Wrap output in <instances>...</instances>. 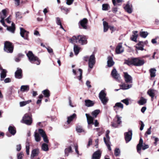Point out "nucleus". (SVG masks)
I'll use <instances>...</instances> for the list:
<instances>
[{
	"label": "nucleus",
	"instance_id": "nucleus-1",
	"mask_svg": "<svg viewBox=\"0 0 159 159\" xmlns=\"http://www.w3.org/2000/svg\"><path fill=\"white\" fill-rule=\"evenodd\" d=\"M83 60L86 61H88V66L90 69H88V71L90 72L91 69H92L96 62L94 54H92L89 57L85 56L83 57Z\"/></svg>",
	"mask_w": 159,
	"mask_h": 159
},
{
	"label": "nucleus",
	"instance_id": "nucleus-2",
	"mask_svg": "<svg viewBox=\"0 0 159 159\" xmlns=\"http://www.w3.org/2000/svg\"><path fill=\"white\" fill-rule=\"evenodd\" d=\"M26 55L28 57L31 63L36 64L37 65L40 64V61L37 57L34 55L32 52L29 51Z\"/></svg>",
	"mask_w": 159,
	"mask_h": 159
},
{
	"label": "nucleus",
	"instance_id": "nucleus-3",
	"mask_svg": "<svg viewBox=\"0 0 159 159\" xmlns=\"http://www.w3.org/2000/svg\"><path fill=\"white\" fill-rule=\"evenodd\" d=\"M107 94L104 90H101L99 94V98L102 103L106 105L109 100L108 98L106 97Z\"/></svg>",
	"mask_w": 159,
	"mask_h": 159
},
{
	"label": "nucleus",
	"instance_id": "nucleus-4",
	"mask_svg": "<svg viewBox=\"0 0 159 159\" xmlns=\"http://www.w3.org/2000/svg\"><path fill=\"white\" fill-rule=\"evenodd\" d=\"M124 63L129 66L133 65L138 66L139 65V58H132L131 59L125 60Z\"/></svg>",
	"mask_w": 159,
	"mask_h": 159
},
{
	"label": "nucleus",
	"instance_id": "nucleus-5",
	"mask_svg": "<svg viewBox=\"0 0 159 159\" xmlns=\"http://www.w3.org/2000/svg\"><path fill=\"white\" fill-rule=\"evenodd\" d=\"M31 116L28 114H26L23 116L21 122L28 125H30L32 123Z\"/></svg>",
	"mask_w": 159,
	"mask_h": 159
},
{
	"label": "nucleus",
	"instance_id": "nucleus-6",
	"mask_svg": "<svg viewBox=\"0 0 159 159\" xmlns=\"http://www.w3.org/2000/svg\"><path fill=\"white\" fill-rule=\"evenodd\" d=\"M13 47L11 43L8 41H6L4 43V50L8 53L12 52Z\"/></svg>",
	"mask_w": 159,
	"mask_h": 159
},
{
	"label": "nucleus",
	"instance_id": "nucleus-7",
	"mask_svg": "<svg viewBox=\"0 0 159 159\" xmlns=\"http://www.w3.org/2000/svg\"><path fill=\"white\" fill-rule=\"evenodd\" d=\"M87 118V122L88 125L90 124H94L95 127L98 126L99 122L97 120H95L94 122H93V118L87 114H85Z\"/></svg>",
	"mask_w": 159,
	"mask_h": 159
},
{
	"label": "nucleus",
	"instance_id": "nucleus-8",
	"mask_svg": "<svg viewBox=\"0 0 159 159\" xmlns=\"http://www.w3.org/2000/svg\"><path fill=\"white\" fill-rule=\"evenodd\" d=\"M121 119V117L117 115L114 119V122L111 124V126L115 128L118 127L122 122Z\"/></svg>",
	"mask_w": 159,
	"mask_h": 159
},
{
	"label": "nucleus",
	"instance_id": "nucleus-9",
	"mask_svg": "<svg viewBox=\"0 0 159 159\" xmlns=\"http://www.w3.org/2000/svg\"><path fill=\"white\" fill-rule=\"evenodd\" d=\"M110 132V131L109 130H107L106 134L107 139L105 137H104L103 139L104 142L107 146L108 149L110 151H111V148L110 145V143L109 142L110 138L109 136V134Z\"/></svg>",
	"mask_w": 159,
	"mask_h": 159
},
{
	"label": "nucleus",
	"instance_id": "nucleus-10",
	"mask_svg": "<svg viewBox=\"0 0 159 159\" xmlns=\"http://www.w3.org/2000/svg\"><path fill=\"white\" fill-rule=\"evenodd\" d=\"M20 34L21 36L25 39L28 40L29 32L27 31L22 28H20Z\"/></svg>",
	"mask_w": 159,
	"mask_h": 159
},
{
	"label": "nucleus",
	"instance_id": "nucleus-11",
	"mask_svg": "<svg viewBox=\"0 0 159 159\" xmlns=\"http://www.w3.org/2000/svg\"><path fill=\"white\" fill-rule=\"evenodd\" d=\"M132 131L130 130L125 133V139L126 143L129 142L132 139Z\"/></svg>",
	"mask_w": 159,
	"mask_h": 159
},
{
	"label": "nucleus",
	"instance_id": "nucleus-12",
	"mask_svg": "<svg viewBox=\"0 0 159 159\" xmlns=\"http://www.w3.org/2000/svg\"><path fill=\"white\" fill-rule=\"evenodd\" d=\"M111 75L112 77L116 81H120V77L118 73L116 70L115 68H114L112 70Z\"/></svg>",
	"mask_w": 159,
	"mask_h": 159
},
{
	"label": "nucleus",
	"instance_id": "nucleus-13",
	"mask_svg": "<svg viewBox=\"0 0 159 159\" xmlns=\"http://www.w3.org/2000/svg\"><path fill=\"white\" fill-rule=\"evenodd\" d=\"M87 23L88 20L86 18H84L79 21V26L80 27V25L83 29H87Z\"/></svg>",
	"mask_w": 159,
	"mask_h": 159
},
{
	"label": "nucleus",
	"instance_id": "nucleus-14",
	"mask_svg": "<svg viewBox=\"0 0 159 159\" xmlns=\"http://www.w3.org/2000/svg\"><path fill=\"white\" fill-rule=\"evenodd\" d=\"M124 51V49L122 46V43H119L116 48L115 52L117 54H120L123 52Z\"/></svg>",
	"mask_w": 159,
	"mask_h": 159
},
{
	"label": "nucleus",
	"instance_id": "nucleus-15",
	"mask_svg": "<svg viewBox=\"0 0 159 159\" xmlns=\"http://www.w3.org/2000/svg\"><path fill=\"white\" fill-rule=\"evenodd\" d=\"M78 43H79L84 45L87 43V39L85 36L79 35L78 36Z\"/></svg>",
	"mask_w": 159,
	"mask_h": 159
},
{
	"label": "nucleus",
	"instance_id": "nucleus-16",
	"mask_svg": "<svg viewBox=\"0 0 159 159\" xmlns=\"http://www.w3.org/2000/svg\"><path fill=\"white\" fill-rule=\"evenodd\" d=\"M125 10L129 13H131L132 11V5L129 2H127V4L124 7Z\"/></svg>",
	"mask_w": 159,
	"mask_h": 159
},
{
	"label": "nucleus",
	"instance_id": "nucleus-17",
	"mask_svg": "<svg viewBox=\"0 0 159 159\" xmlns=\"http://www.w3.org/2000/svg\"><path fill=\"white\" fill-rule=\"evenodd\" d=\"M125 80L126 83H131L132 82V78L131 76L129 75L127 73H124Z\"/></svg>",
	"mask_w": 159,
	"mask_h": 159
},
{
	"label": "nucleus",
	"instance_id": "nucleus-18",
	"mask_svg": "<svg viewBox=\"0 0 159 159\" xmlns=\"http://www.w3.org/2000/svg\"><path fill=\"white\" fill-rule=\"evenodd\" d=\"M102 152L100 150H98L95 152L93 154L92 159H100Z\"/></svg>",
	"mask_w": 159,
	"mask_h": 159
},
{
	"label": "nucleus",
	"instance_id": "nucleus-19",
	"mask_svg": "<svg viewBox=\"0 0 159 159\" xmlns=\"http://www.w3.org/2000/svg\"><path fill=\"white\" fill-rule=\"evenodd\" d=\"M22 70L20 68H18L17 70L15 72V77L18 79H21L22 77Z\"/></svg>",
	"mask_w": 159,
	"mask_h": 159
},
{
	"label": "nucleus",
	"instance_id": "nucleus-20",
	"mask_svg": "<svg viewBox=\"0 0 159 159\" xmlns=\"http://www.w3.org/2000/svg\"><path fill=\"white\" fill-rule=\"evenodd\" d=\"M148 148V145L143 144V139L141 138L140 139V150L141 149L145 150Z\"/></svg>",
	"mask_w": 159,
	"mask_h": 159
},
{
	"label": "nucleus",
	"instance_id": "nucleus-21",
	"mask_svg": "<svg viewBox=\"0 0 159 159\" xmlns=\"http://www.w3.org/2000/svg\"><path fill=\"white\" fill-rule=\"evenodd\" d=\"M123 105L122 103L120 102H117L113 107V109L116 112H117L118 109V108L122 109L123 108Z\"/></svg>",
	"mask_w": 159,
	"mask_h": 159
},
{
	"label": "nucleus",
	"instance_id": "nucleus-22",
	"mask_svg": "<svg viewBox=\"0 0 159 159\" xmlns=\"http://www.w3.org/2000/svg\"><path fill=\"white\" fill-rule=\"evenodd\" d=\"M39 153L38 149H34L32 150L31 155V158H33L37 156Z\"/></svg>",
	"mask_w": 159,
	"mask_h": 159
},
{
	"label": "nucleus",
	"instance_id": "nucleus-23",
	"mask_svg": "<svg viewBox=\"0 0 159 159\" xmlns=\"http://www.w3.org/2000/svg\"><path fill=\"white\" fill-rule=\"evenodd\" d=\"M114 62L112 58L111 57H107V66L108 67L112 66L114 64Z\"/></svg>",
	"mask_w": 159,
	"mask_h": 159
},
{
	"label": "nucleus",
	"instance_id": "nucleus-24",
	"mask_svg": "<svg viewBox=\"0 0 159 159\" xmlns=\"http://www.w3.org/2000/svg\"><path fill=\"white\" fill-rule=\"evenodd\" d=\"M156 92V91L155 90L153 89H150L148 90L147 93L152 98H153L154 97Z\"/></svg>",
	"mask_w": 159,
	"mask_h": 159
},
{
	"label": "nucleus",
	"instance_id": "nucleus-25",
	"mask_svg": "<svg viewBox=\"0 0 159 159\" xmlns=\"http://www.w3.org/2000/svg\"><path fill=\"white\" fill-rule=\"evenodd\" d=\"M85 106L88 107L93 106L94 104L93 101L90 100H85Z\"/></svg>",
	"mask_w": 159,
	"mask_h": 159
},
{
	"label": "nucleus",
	"instance_id": "nucleus-26",
	"mask_svg": "<svg viewBox=\"0 0 159 159\" xmlns=\"http://www.w3.org/2000/svg\"><path fill=\"white\" fill-rule=\"evenodd\" d=\"M0 70H1V72L0 74V76L1 78V80L2 81V78H4L6 76L7 71L5 69H3L0 67Z\"/></svg>",
	"mask_w": 159,
	"mask_h": 159
},
{
	"label": "nucleus",
	"instance_id": "nucleus-27",
	"mask_svg": "<svg viewBox=\"0 0 159 159\" xmlns=\"http://www.w3.org/2000/svg\"><path fill=\"white\" fill-rule=\"evenodd\" d=\"M20 91L24 92H27L29 90V85H22L20 88Z\"/></svg>",
	"mask_w": 159,
	"mask_h": 159
},
{
	"label": "nucleus",
	"instance_id": "nucleus-28",
	"mask_svg": "<svg viewBox=\"0 0 159 159\" xmlns=\"http://www.w3.org/2000/svg\"><path fill=\"white\" fill-rule=\"evenodd\" d=\"M121 88L120 89L123 90H126L131 88L132 87V84H124L120 85Z\"/></svg>",
	"mask_w": 159,
	"mask_h": 159
},
{
	"label": "nucleus",
	"instance_id": "nucleus-29",
	"mask_svg": "<svg viewBox=\"0 0 159 159\" xmlns=\"http://www.w3.org/2000/svg\"><path fill=\"white\" fill-rule=\"evenodd\" d=\"M15 29V25L13 23H12L11 26H7V30L12 33H14Z\"/></svg>",
	"mask_w": 159,
	"mask_h": 159
},
{
	"label": "nucleus",
	"instance_id": "nucleus-30",
	"mask_svg": "<svg viewBox=\"0 0 159 159\" xmlns=\"http://www.w3.org/2000/svg\"><path fill=\"white\" fill-rule=\"evenodd\" d=\"M149 71L151 77H154L156 76V70L155 68H151L149 70Z\"/></svg>",
	"mask_w": 159,
	"mask_h": 159
},
{
	"label": "nucleus",
	"instance_id": "nucleus-31",
	"mask_svg": "<svg viewBox=\"0 0 159 159\" xmlns=\"http://www.w3.org/2000/svg\"><path fill=\"white\" fill-rule=\"evenodd\" d=\"M137 31H134L133 32V34L132 36L130 38L132 40L136 42V39L138 36L137 34Z\"/></svg>",
	"mask_w": 159,
	"mask_h": 159
},
{
	"label": "nucleus",
	"instance_id": "nucleus-32",
	"mask_svg": "<svg viewBox=\"0 0 159 159\" xmlns=\"http://www.w3.org/2000/svg\"><path fill=\"white\" fill-rule=\"evenodd\" d=\"M148 34V33L147 31H143V30H141L140 32V36L143 38H145Z\"/></svg>",
	"mask_w": 159,
	"mask_h": 159
},
{
	"label": "nucleus",
	"instance_id": "nucleus-33",
	"mask_svg": "<svg viewBox=\"0 0 159 159\" xmlns=\"http://www.w3.org/2000/svg\"><path fill=\"white\" fill-rule=\"evenodd\" d=\"M78 36L76 37L75 36H74L72 38L70 39V42L73 44H75V43H78Z\"/></svg>",
	"mask_w": 159,
	"mask_h": 159
},
{
	"label": "nucleus",
	"instance_id": "nucleus-34",
	"mask_svg": "<svg viewBox=\"0 0 159 159\" xmlns=\"http://www.w3.org/2000/svg\"><path fill=\"white\" fill-rule=\"evenodd\" d=\"M34 137L35 140L37 142H39L40 141L41 138L39 134L36 131L34 132Z\"/></svg>",
	"mask_w": 159,
	"mask_h": 159
},
{
	"label": "nucleus",
	"instance_id": "nucleus-35",
	"mask_svg": "<svg viewBox=\"0 0 159 159\" xmlns=\"http://www.w3.org/2000/svg\"><path fill=\"white\" fill-rule=\"evenodd\" d=\"M9 132L12 135H14L16 133V130L15 128L11 126H10L8 128Z\"/></svg>",
	"mask_w": 159,
	"mask_h": 159
},
{
	"label": "nucleus",
	"instance_id": "nucleus-36",
	"mask_svg": "<svg viewBox=\"0 0 159 159\" xmlns=\"http://www.w3.org/2000/svg\"><path fill=\"white\" fill-rule=\"evenodd\" d=\"M72 152V148L71 146H69L66 148L65 150V155L68 156L69 153L71 152Z\"/></svg>",
	"mask_w": 159,
	"mask_h": 159
},
{
	"label": "nucleus",
	"instance_id": "nucleus-37",
	"mask_svg": "<svg viewBox=\"0 0 159 159\" xmlns=\"http://www.w3.org/2000/svg\"><path fill=\"white\" fill-rule=\"evenodd\" d=\"M80 48L78 47L77 45L75 44L74 47V51L75 54L77 55L79 53Z\"/></svg>",
	"mask_w": 159,
	"mask_h": 159
},
{
	"label": "nucleus",
	"instance_id": "nucleus-38",
	"mask_svg": "<svg viewBox=\"0 0 159 159\" xmlns=\"http://www.w3.org/2000/svg\"><path fill=\"white\" fill-rule=\"evenodd\" d=\"M76 116V115L74 113L71 116L68 117L67 118V122L68 124H69L70 122L73 120L75 118Z\"/></svg>",
	"mask_w": 159,
	"mask_h": 159
},
{
	"label": "nucleus",
	"instance_id": "nucleus-39",
	"mask_svg": "<svg viewBox=\"0 0 159 159\" xmlns=\"http://www.w3.org/2000/svg\"><path fill=\"white\" fill-rule=\"evenodd\" d=\"M32 102L31 100L28 101L21 102H20V107H23L27 104H29Z\"/></svg>",
	"mask_w": 159,
	"mask_h": 159
},
{
	"label": "nucleus",
	"instance_id": "nucleus-40",
	"mask_svg": "<svg viewBox=\"0 0 159 159\" xmlns=\"http://www.w3.org/2000/svg\"><path fill=\"white\" fill-rule=\"evenodd\" d=\"M42 93L45 97L48 98L50 96V91L48 89H45L43 90Z\"/></svg>",
	"mask_w": 159,
	"mask_h": 159
},
{
	"label": "nucleus",
	"instance_id": "nucleus-41",
	"mask_svg": "<svg viewBox=\"0 0 159 159\" xmlns=\"http://www.w3.org/2000/svg\"><path fill=\"white\" fill-rule=\"evenodd\" d=\"M147 100L146 99L143 97H141L140 98V105H144L146 103Z\"/></svg>",
	"mask_w": 159,
	"mask_h": 159
},
{
	"label": "nucleus",
	"instance_id": "nucleus-42",
	"mask_svg": "<svg viewBox=\"0 0 159 159\" xmlns=\"http://www.w3.org/2000/svg\"><path fill=\"white\" fill-rule=\"evenodd\" d=\"M103 23L104 29L103 31L104 32H106L107 31L109 28L108 24L105 21H104Z\"/></svg>",
	"mask_w": 159,
	"mask_h": 159
},
{
	"label": "nucleus",
	"instance_id": "nucleus-43",
	"mask_svg": "<svg viewBox=\"0 0 159 159\" xmlns=\"http://www.w3.org/2000/svg\"><path fill=\"white\" fill-rule=\"evenodd\" d=\"M42 149L44 151H47L48 150V146L47 144L43 143L41 146Z\"/></svg>",
	"mask_w": 159,
	"mask_h": 159
},
{
	"label": "nucleus",
	"instance_id": "nucleus-44",
	"mask_svg": "<svg viewBox=\"0 0 159 159\" xmlns=\"http://www.w3.org/2000/svg\"><path fill=\"white\" fill-rule=\"evenodd\" d=\"M76 130L78 133L84 132V130L83 129L82 127L80 125L77 126L76 127Z\"/></svg>",
	"mask_w": 159,
	"mask_h": 159
},
{
	"label": "nucleus",
	"instance_id": "nucleus-45",
	"mask_svg": "<svg viewBox=\"0 0 159 159\" xmlns=\"http://www.w3.org/2000/svg\"><path fill=\"white\" fill-rule=\"evenodd\" d=\"M100 112V110L98 109L92 112V114L93 116V118L96 117L97 115Z\"/></svg>",
	"mask_w": 159,
	"mask_h": 159
},
{
	"label": "nucleus",
	"instance_id": "nucleus-46",
	"mask_svg": "<svg viewBox=\"0 0 159 159\" xmlns=\"http://www.w3.org/2000/svg\"><path fill=\"white\" fill-rule=\"evenodd\" d=\"M23 55L22 54H19L18 55V57H16L15 59V61L16 62H19L21 59V58L23 57Z\"/></svg>",
	"mask_w": 159,
	"mask_h": 159
},
{
	"label": "nucleus",
	"instance_id": "nucleus-47",
	"mask_svg": "<svg viewBox=\"0 0 159 159\" xmlns=\"http://www.w3.org/2000/svg\"><path fill=\"white\" fill-rule=\"evenodd\" d=\"M26 152L27 154L29 155V149H30V144L29 142H27L26 145Z\"/></svg>",
	"mask_w": 159,
	"mask_h": 159
},
{
	"label": "nucleus",
	"instance_id": "nucleus-48",
	"mask_svg": "<svg viewBox=\"0 0 159 159\" xmlns=\"http://www.w3.org/2000/svg\"><path fill=\"white\" fill-rule=\"evenodd\" d=\"M79 73V75L78 76L77 78L79 80H81L82 79V70L80 69H78Z\"/></svg>",
	"mask_w": 159,
	"mask_h": 159
},
{
	"label": "nucleus",
	"instance_id": "nucleus-49",
	"mask_svg": "<svg viewBox=\"0 0 159 159\" xmlns=\"http://www.w3.org/2000/svg\"><path fill=\"white\" fill-rule=\"evenodd\" d=\"M24 155L22 152L17 154V159H23Z\"/></svg>",
	"mask_w": 159,
	"mask_h": 159
},
{
	"label": "nucleus",
	"instance_id": "nucleus-50",
	"mask_svg": "<svg viewBox=\"0 0 159 159\" xmlns=\"http://www.w3.org/2000/svg\"><path fill=\"white\" fill-rule=\"evenodd\" d=\"M109 5L107 4H104L102 5V10L104 11H107L108 10Z\"/></svg>",
	"mask_w": 159,
	"mask_h": 159
},
{
	"label": "nucleus",
	"instance_id": "nucleus-51",
	"mask_svg": "<svg viewBox=\"0 0 159 159\" xmlns=\"http://www.w3.org/2000/svg\"><path fill=\"white\" fill-rule=\"evenodd\" d=\"M39 132L42 137L46 135L45 131L42 129H39Z\"/></svg>",
	"mask_w": 159,
	"mask_h": 159
},
{
	"label": "nucleus",
	"instance_id": "nucleus-52",
	"mask_svg": "<svg viewBox=\"0 0 159 159\" xmlns=\"http://www.w3.org/2000/svg\"><path fill=\"white\" fill-rule=\"evenodd\" d=\"M120 153V151L119 148H116L115 150V155L116 156H118L119 155Z\"/></svg>",
	"mask_w": 159,
	"mask_h": 159
},
{
	"label": "nucleus",
	"instance_id": "nucleus-53",
	"mask_svg": "<svg viewBox=\"0 0 159 159\" xmlns=\"http://www.w3.org/2000/svg\"><path fill=\"white\" fill-rule=\"evenodd\" d=\"M129 99L127 98L122 100L121 101L124 103L126 105H128L129 104Z\"/></svg>",
	"mask_w": 159,
	"mask_h": 159
},
{
	"label": "nucleus",
	"instance_id": "nucleus-54",
	"mask_svg": "<svg viewBox=\"0 0 159 159\" xmlns=\"http://www.w3.org/2000/svg\"><path fill=\"white\" fill-rule=\"evenodd\" d=\"M43 138L44 141L47 143H48L49 142L48 140V137L46 135H45L43 137H42Z\"/></svg>",
	"mask_w": 159,
	"mask_h": 159
},
{
	"label": "nucleus",
	"instance_id": "nucleus-55",
	"mask_svg": "<svg viewBox=\"0 0 159 159\" xmlns=\"http://www.w3.org/2000/svg\"><path fill=\"white\" fill-rule=\"evenodd\" d=\"M66 4L68 5H71L73 2L74 0H66Z\"/></svg>",
	"mask_w": 159,
	"mask_h": 159
},
{
	"label": "nucleus",
	"instance_id": "nucleus-56",
	"mask_svg": "<svg viewBox=\"0 0 159 159\" xmlns=\"http://www.w3.org/2000/svg\"><path fill=\"white\" fill-rule=\"evenodd\" d=\"M56 23L57 25H59L61 24L60 19L59 17H57L56 18Z\"/></svg>",
	"mask_w": 159,
	"mask_h": 159
},
{
	"label": "nucleus",
	"instance_id": "nucleus-57",
	"mask_svg": "<svg viewBox=\"0 0 159 159\" xmlns=\"http://www.w3.org/2000/svg\"><path fill=\"white\" fill-rule=\"evenodd\" d=\"M20 13L19 12H17L16 13V18H21V17L20 16Z\"/></svg>",
	"mask_w": 159,
	"mask_h": 159
},
{
	"label": "nucleus",
	"instance_id": "nucleus-58",
	"mask_svg": "<svg viewBox=\"0 0 159 159\" xmlns=\"http://www.w3.org/2000/svg\"><path fill=\"white\" fill-rule=\"evenodd\" d=\"M15 2V4L16 6H18L20 5V0H14Z\"/></svg>",
	"mask_w": 159,
	"mask_h": 159
},
{
	"label": "nucleus",
	"instance_id": "nucleus-59",
	"mask_svg": "<svg viewBox=\"0 0 159 159\" xmlns=\"http://www.w3.org/2000/svg\"><path fill=\"white\" fill-rule=\"evenodd\" d=\"M140 122L141 123V126L140 128V130H143L145 125L143 121H140Z\"/></svg>",
	"mask_w": 159,
	"mask_h": 159
},
{
	"label": "nucleus",
	"instance_id": "nucleus-60",
	"mask_svg": "<svg viewBox=\"0 0 159 159\" xmlns=\"http://www.w3.org/2000/svg\"><path fill=\"white\" fill-rule=\"evenodd\" d=\"M69 105L71 107H75V106L73 105L72 104V103L70 97L69 98Z\"/></svg>",
	"mask_w": 159,
	"mask_h": 159
},
{
	"label": "nucleus",
	"instance_id": "nucleus-61",
	"mask_svg": "<svg viewBox=\"0 0 159 159\" xmlns=\"http://www.w3.org/2000/svg\"><path fill=\"white\" fill-rule=\"evenodd\" d=\"M92 139L91 138L89 139V143L87 145V147L88 148L89 146L92 144Z\"/></svg>",
	"mask_w": 159,
	"mask_h": 159
},
{
	"label": "nucleus",
	"instance_id": "nucleus-62",
	"mask_svg": "<svg viewBox=\"0 0 159 159\" xmlns=\"http://www.w3.org/2000/svg\"><path fill=\"white\" fill-rule=\"evenodd\" d=\"M134 47L136 48V50L137 52H138V51L139 50V43H138L136 45L134 46Z\"/></svg>",
	"mask_w": 159,
	"mask_h": 159
},
{
	"label": "nucleus",
	"instance_id": "nucleus-63",
	"mask_svg": "<svg viewBox=\"0 0 159 159\" xmlns=\"http://www.w3.org/2000/svg\"><path fill=\"white\" fill-rule=\"evenodd\" d=\"M11 19L10 17V16H9L6 19V21L8 23H10L11 22Z\"/></svg>",
	"mask_w": 159,
	"mask_h": 159
},
{
	"label": "nucleus",
	"instance_id": "nucleus-64",
	"mask_svg": "<svg viewBox=\"0 0 159 159\" xmlns=\"http://www.w3.org/2000/svg\"><path fill=\"white\" fill-rule=\"evenodd\" d=\"M46 49L49 53H51L53 52V50L50 47H48V48H47Z\"/></svg>",
	"mask_w": 159,
	"mask_h": 159
}]
</instances>
